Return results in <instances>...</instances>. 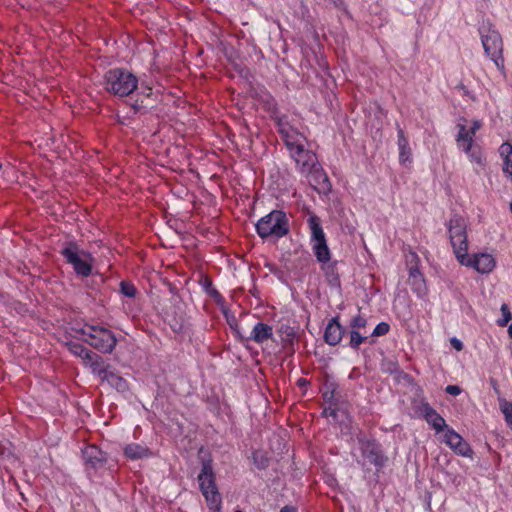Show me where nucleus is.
Listing matches in <instances>:
<instances>
[{
	"label": "nucleus",
	"mask_w": 512,
	"mask_h": 512,
	"mask_svg": "<svg viewBox=\"0 0 512 512\" xmlns=\"http://www.w3.org/2000/svg\"><path fill=\"white\" fill-rule=\"evenodd\" d=\"M294 160L297 171L306 177L311 186H321L323 189L329 185L327 174L318 162L316 154L305 146L289 153Z\"/></svg>",
	"instance_id": "1"
},
{
	"label": "nucleus",
	"mask_w": 512,
	"mask_h": 512,
	"mask_svg": "<svg viewBox=\"0 0 512 512\" xmlns=\"http://www.w3.org/2000/svg\"><path fill=\"white\" fill-rule=\"evenodd\" d=\"M255 229L262 239L279 240L290 232L289 218L284 211L275 209L261 217Z\"/></svg>",
	"instance_id": "2"
},
{
	"label": "nucleus",
	"mask_w": 512,
	"mask_h": 512,
	"mask_svg": "<svg viewBox=\"0 0 512 512\" xmlns=\"http://www.w3.org/2000/svg\"><path fill=\"white\" fill-rule=\"evenodd\" d=\"M356 451L352 453L355 461L362 467L368 463L373 465L377 470L382 469L386 462L387 457L385 456L381 445L373 438H369L364 434H359L356 437Z\"/></svg>",
	"instance_id": "3"
},
{
	"label": "nucleus",
	"mask_w": 512,
	"mask_h": 512,
	"mask_svg": "<svg viewBox=\"0 0 512 512\" xmlns=\"http://www.w3.org/2000/svg\"><path fill=\"white\" fill-rule=\"evenodd\" d=\"M485 54L500 70L504 69L503 40L499 31L489 20H483L478 28Z\"/></svg>",
	"instance_id": "4"
},
{
	"label": "nucleus",
	"mask_w": 512,
	"mask_h": 512,
	"mask_svg": "<svg viewBox=\"0 0 512 512\" xmlns=\"http://www.w3.org/2000/svg\"><path fill=\"white\" fill-rule=\"evenodd\" d=\"M197 480L199 489L207 502L209 510L211 512H220L222 498L216 484V477L210 461L203 462Z\"/></svg>",
	"instance_id": "5"
},
{
	"label": "nucleus",
	"mask_w": 512,
	"mask_h": 512,
	"mask_svg": "<svg viewBox=\"0 0 512 512\" xmlns=\"http://www.w3.org/2000/svg\"><path fill=\"white\" fill-rule=\"evenodd\" d=\"M84 336V341L101 353L110 354L117 345L115 334L102 326L85 325L78 331Z\"/></svg>",
	"instance_id": "6"
},
{
	"label": "nucleus",
	"mask_w": 512,
	"mask_h": 512,
	"mask_svg": "<svg viewBox=\"0 0 512 512\" xmlns=\"http://www.w3.org/2000/svg\"><path fill=\"white\" fill-rule=\"evenodd\" d=\"M104 80L106 90L121 97L131 94L138 85L134 74L120 68L107 71Z\"/></svg>",
	"instance_id": "7"
},
{
	"label": "nucleus",
	"mask_w": 512,
	"mask_h": 512,
	"mask_svg": "<svg viewBox=\"0 0 512 512\" xmlns=\"http://www.w3.org/2000/svg\"><path fill=\"white\" fill-rule=\"evenodd\" d=\"M61 254L66 262L72 265L77 275L82 277L91 275L93 258L89 252L80 249L76 243L69 242L62 249Z\"/></svg>",
	"instance_id": "8"
},
{
	"label": "nucleus",
	"mask_w": 512,
	"mask_h": 512,
	"mask_svg": "<svg viewBox=\"0 0 512 512\" xmlns=\"http://www.w3.org/2000/svg\"><path fill=\"white\" fill-rule=\"evenodd\" d=\"M450 242L456 256L461 254V249L468 252V240H467V224L464 218L459 215H453L446 224Z\"/></svg>",
	"instance_id": "9"
},
{
	"label": "nucleus",
	"mask_w": 512,
	"mask_h": 512,
	"mask_svg": "<svg viewBox=\"0 0 512 512\" xmlns=\"http://www.w3.org/2000/svg\"><path fill=\"white\" fill-rule=\"evenodd\" d=\"M461 251V254L458 255L457 258L458 262L461 265L473 268L478 273L489 274L496 266L494 257L489 253H476L473 255H468V252L464 253L463 249H461Z\"/></svg>",
	"instance_id": "10"
},
{
	"label": "nucleus",
	"mask_w": 512,
	"mask_h": 512,
	"mask_svg": "<svg viewBox=\"0 0 512 512\" xmlns=\"http://www.w3.org/2000/svg\"><path fill=\"white\" fill-rule=\"evenodd\" d=\"M443 442L454 451V453L472 458L473 450L469 443L463 439V437L452 428H447L443 435Z\"/></svg>",
	"instance_id": "11"
},
{
	"label": "nucleus",
	"mask_w": 512,
	"mask_h": 512,
	"mask_svg": "<svg viewBox=\"0 0 512 512\" xmlns=\"http://www.w3.org/2000/svg\"><path fill=\"white\" fill-rule=\"evenodd\" d=\"M230 326L235 331L237 336L240 337L241 339L252 340L258 344L263 343L264 341L272 338L273 336L272 327L264 322H257L253 326L251 333L248 337L244 336L237 323H235L234 325L230 323Z\"/></svg>",
	"instance_id": "12"
},
{
	"label": "nucleus",
	"mask_w": 512,
	"mask_h": 512,
	"mask_svg": "<svg viewBox=\"0 0 512 512\" xmlns=\"http://www.w3.org/2000/svg\"><path fill=\"white\" fill-rule=\"evenodd\" d=\"M279 133L284 140L289 153L305 146L306 138L293 127L280 122Z\"/></svg>",
	"instance_id": "13"
},
{
	"label": "nucleus",
	"mask_w": 512,
	"mask_h": 512,
	"mask_svg": "<svg viewBox=\"0 0 512 512\" xmlns=\"http://www.w3.org/2000/svg\"><path fill=\"white\" fill-rule=\"evenodd\" d=\"M82 456L87 470L103 468L107 462L106 454L95 445L85 447Z\"/></svg>",
	"instance_id": "14"
},
{
	"label": "nucleus",
	"mask_w": 512,
	"mask_h": 512,
	"mask_svg": "<svg viewBox=\"0 0 512 512\" xmlns=\"http://www.w3.org/2000/svg\"><path fill=\"white\" fill-rule=\"evenodd\" d=\"M345 333L344 327L338 322V317L332 318L326 326L324 339L331 346L338 345Z\"/></svg>",
	"instance_id": "15"
},
{
	"label": "nucleus",
	"mask_w": 512,
	"mask_h": 512,
	"mask_svg": "<svg viewBox=\"0 0 512 512\" xmlns=\"http://www.w3.org/2000/svg\"><path fill=\"white\" fill-rule=\"evenodd\" d=\"M421 410L427 423L431 425L436 432L443 430L446 431V429L449 428L445 422V419L439 413H437V411L432 408L430 404L424 403Z\"/></svg>",
	"instance_id": "16"
},
{
	"label": "nucleus",
	"mask_w": 512,
	"mask_h": 512,
	"mask_svg": "<svg viewBox=\"0 0 512 512\" xmlns=\"http://www.w3.org/2000/svg\"><path fill=\"white\" fill-rule=\"evenodd\" d=\"M397 129V146L399 150V162L402 165H406L407 162H411V148L409 146L408 138L405 136L404 130L400 127V125L396 124Z\"/></svg>",
	"instance_id": "17"
},
{
	"label": "nucleus",
	"mask_w": 512,
	"mask_h": 512,
	"mask_svg": "<svg viewBox=\"0 0 512 512\" xmlns=\"http://www.w3.org/2000/svg\"><path fill=\"white\" fill-rule=\"evenodd\" d=\"M408 283L413 292L418 297H423L426 294V284L423 275L420 273L416 266H411L409 269Z\"/></svg>",
	"instance_id": "18"
},
{
	"label": "nucleus",
	"mask_w": 512,
	"mask_h": 512,
	"mask_svg": "<svg viewBox=\"0 0 512 512\" xmlns=\"http://www.w3.org/2000/svg\"><path fill=\"white\" fill-rule=\"evenodd\" d=\"M85 365L88 366L91 369V372L94 375H97L101 380L110 370V365L106 364L103 358L96 353L91 355V358L86 361Z\"/></svg>",
	"instance_id": "19"
},
{
	"label": "nucleus",
	"mask_w": 512,
	"mask_h": 512,
	"mask_svg": "<svg viewBox=\"0 0 512 512\" xmlns=\"http://www.w3.org/2000/svg\"><path fill=\"white\" fill-rule=\"evenodd\" d=\"M307 223L311 232V244L326 240L321 221L317 215L310 214Z\"/></svg>",
	"instance_id": "20"
},
{
	"label": "nucleus",
	"mask_w": 512,
	"mask_h": 512,
	"mask_svg": "<svg viewBox=\"0 0 512 512\" xmlns=\"http://www.w3.org/2000/svg\"><path fill=\"white\" fill-rule=\"evenodd\" d=\"M458 129L456 137L458 148L461 149L465 147L466 150H470V146H474L475 133L470 129H467L465 125L462 124H458Z\"/></svg>",
	"instance_id": "21"
},
{
	"label": "nucleus",
	"mask_w": 512,
	"mask_h": 512,
	"mask_svg": "<svg viewBox=\"0 0 512 512\" xmlns=\"http://www.w3.org/2000/svg\"><path fill=\"white\" fill-rule=\"evenodd\" d=\"M124 454L129 459L137 460V459L148 457L150 455V451L148 448H146L140 444L131 443L125 447Z\"/></svg>",
	"instance_id": "22"
},
{
	"label": "nucleus",
	"mask_w": 512,
	"mask_h": 512,
	"mask_svg": "<svg viewBox=\"0 0 512 512\" xmlns=\"http://www.w3.org/2000/svg\"><path fill=\"white\" fill-rule=\"evenodd\" d=\"M311 245L314 255L319 262L326 263L330 261L331 253L326 240L315 242Z\"/></svg>",
	"instance_id": "23"
},
{
	"label": "nucleus",
	"mask_w": 512,
	"mask_h": 512,
	"mask_svg": "<svg viewBox=\"0 0 512 512\" xmlns=\"http://www.w3.org/2000/svg\"><path fill=\"white\" fill-rule=\"evenodd\" d=\"M107 382L111 387L115 388L117 391L124 392L127 390L128 385L124 378H122L117 373L113 372L112 370H109L106 375H104V378L102 379V382Z\"/></svg>",
	"instance_id": "24"
},
{
	"label": "nucleus",
	"mask_w": 512,
	"mask_h": 512,
	"mask_svg": "<svg viewBox=\"0 0 512 512\" xmlns=\"http://www.w3.org/2000/svg\"><path fill=\"white\" fill-rule=\"evenodd\" d=\"M322 270L324 271L327 282L330 286H340L339 276L336 271V263H331L330 261L322 263Z\"/></svg>",
	"instance_id": "25"
},
{
	"label": "nucleus",
	"mask_w": 512,
	"mask_h": 512,
	"mask_svg": "<svg viewBox=\"0 0 512 512\" xmlns=\"http://www.w3.org/2000/svg\"><path fill=\"white\" fill-rule=\"evenodd\" d=\"M461 150L468 156L472 163L479 167H483L485 165V158L479 146H470V150H466V148L463 147Z\"/></svg>",
	"instance_id": "26"
},
{
	"label": "nucleus",
	"mask_w": 512,
	"mask_h": 512,
	"mask_svg": "<svg viewBox=\"0 0 512 512\" xmlns=\"http://www.w3.org/2000/svg\"><path fill=\"white\" fill-rule=\"evenodd\" d=\"M67 347L73 355L81 358L84 364L89 358H91V355L94 353L93 351L84 347L82 344L76 342L67 343Z\"/></svg>",
	"instance_id": "27"
},
{
	"label": "nucleus",
	"mask_w": 512,
	"mask_h": 512,
	"mask_svg": "<svg viewBox=\"0 0 512 512\" xmlns=\"http://www.w3.org/2000/svg\"><path fill=\"white\" fill-rule=\"evenodd\" d=\"M498 401L500 410L504 415L507 425L512 428V402L505 398H499Z\"/></svg>",
	"instance_id": "28"
},
{
	"label": "nucleus",
	"mask_w": 512,
	"mask_h": 512,
	"mask_svg": "<svg viewBox=\"0 0 512 512\" xmlns=\"http://www.w3.org/2000/svg\"><path fill=\"white\" fill-rule=\"evenodd\" d=\"M253 463L254 465L260 469L264 470L269 466V458L266 454V452L261 450H256L253 452L252 455Z\"/></svg>",
	"instance_id": "29"
},
{
	"label": "nucleus",
	"mask_w": 512,
	"mask_h": 512,
	"mask_svg": "<svg viewBox=\"0 0 512 512\" xmlns=\"http://www.w3.org/2000/svg\"><path fill=\"white\" fill-rule=\"evenodd\" d=\"M367 340V336L363 335L361 331L351 330L350 331V342L351 348L357 350L359 346Z\"/></svg>",
	"instance_id": "30"
},
{
	"label": "nucleus",
	"mask_w": 512,
	"mask_h": 512,
	"mask_svg": "<svg viewBox=\"0 0 512 512\" xmlns=\"http://www.w3.org/2000/svg\"><path fill=\"white\" fill-rule=\"evenodd\" d=\"M120 292L126 297L134 298L137 294V289L133 283L129 281L120 282Z\"/></svg>",
	"instance_id": "31"
},
{
	"label": "nucleus",
	"mask_w": 512,
	"mask_h": 512,
	"mask_svg": "<svg viewBox=\"0 0 512 512\" xmlns=\"http://www.w3.org/2000/svg\"><path fill=\"white\" fill-rule=\"evenodd\" d=\"M366 325L367 319L359 314L353 317L350 321V327L352 330L361 331L362 329L366 328Z\"/></svg>",
	"instance_id": "32"
},
{
	"label": "nucleus",
	"mask_w": 512,
	"mask_h": 512,
	"mask_svg": "<svg viewBox=\"0 0 512 512\" xmlns=\"http://www.w3.org/2000/svg\"><path fill=\"white\" fill-rule=\"evenodd\" d=\"M502 318L498 320V325L505 327L512 318V314L506 304L501 306Z\"/></svg>",
	"instance_id": "33"
},
{
	"label": "nucleus",
	"mask_w": 512,
	"mask_h": 512,
	"mask_svg": "<svg viewBox=\"0 0 512 512\" xmlns=\"http://www.w3.org/2000/svg\"><path fill=\"white\" fill-rule=\"evenodd\" d=\"M389 330H390V326L388 323L380 322L379 324H377V326L372 331L371 336H373V337L383 336V335H386L389 332Z\"/></svg>",
	"instance_id": "34"
},
{
	"label": "nucleus",
	"mask_w": 512,
	"mask_h": 512,
	"mask_svg": "<svg viewBox=\"0 0 512 512\" xmlns=\"http://www.w3.org/2000/svg\"><path fill=\"white\" fill-rule=\"evenodd\" d=\"M499 154H500V157L503 159V161L509 157L511 158L512 157V145L509 142H504L499 147Z\"/></svg>",
	"instance_id": "35"
},
{
	"label": "nucleus",
	"mask_w": 512,
	"mask_h": 512,
	"mask_svg": "<svg viewBox=\"0 0 512 512\" xmlns=\"http://www.w3.org/2000/svg\"><path fill=\"white\" fill-rule=\"evenodd\" d=\"M503 172L512 181V157L503 161Z\"/></svg>",
	"instance_id": "36"
},
{
	"label": "nucleus",
	"mask_w": 512,
	"mask_h": 512,
	"mask_svg": "<svg viewBox=\"0 0 512 512\" xmlns=\"http://www.w3.org/2000/svg\"><path fill=\"white\" fill-rule=\"evenodd\" d=\"M445 391L450 395L457 396L461 393V388L458 385H448Z\"/></svg>",
	"instance_id": "37"
},
{
	"label": "nucleus",
	"mask_w": 512,
	"mask_h": 512,
	"mask_svg": "<svg viewBox=\"0 0 512 512\" xmlns=\"http://www.w3.org/2000/svg\"><path fill=\"white\" fill-rule=\"evenodd\" d=\"M482 127V122L479 120H474L472 122V126L469 128L471 131H473L475 134L476 132Z\"/></svg>",
	"instance_id": "38"
},
{
	"label": "nucleus",
	"mask_w": 512,
	"mask_h": 512,
	"mask_svg": "<svg viewBox=\"0 0 512 512\" xmlns=\"http://www.w3.org/2000/svg\"><path fill=\"white\" fill-rule=\"evenodd\" d=\"M451 344H452V346H453L457 351H460V350H462V348H463V344H462V342H461L460 340L456 339V338H453V339L451 340Z\"/></svg>",
	"instance_id": "39"
},
{
	"label": "nucleus",
	"mask_w": 512,
	"mask_h": 512,
	"mask_svg": "<svg viewBox=\"0 0 512 512\" xmlns=\"http://www.w3.org/2000/svg\"><path fill=\"white\" fill-rule=\"evenodd\" d=\"M280 512H297V509L294 506L286 505L281 508Z\"/></svg>",
	"instance_id": "40"
},
{
	"label": "nucleus",
	"mask_w": 512,
	"mask_h": 512,
	"mask_svg": "<svg viewBox=\"0 0 512 512\" xmlns=\"http://www.w3.org/2000/svg\"><path fill=\"white\" fill-rule=\"evenodd\" d=\"M209 293H210V295H211V296H213L214 298H220V297H221V296H220V294H219V292H218L216 289H214V288H212V289L209 291Z\"/></svg>",
	"instance_id": "41"
},
{
	"label": "nucleus",
	"mask_w": 512,
	"mask_h": 512,
	"mask_svg": "<svg viewBox=\"0 0 512 512\" xmlns=\"http://www.w3.org/2000/svg\"><path fill=\"white\" fill-rule=\"evenodd\" d=\"M329 1L337 7H340L341 5H343V0H329Z\"/></svg>",
	"instance_id": "42"
},
{
	"label": "nucleus",
	"mask_w": 512,
	"mask_h": 512,
	"mask_svg": "<svg viewBox=\"0 0 512 512\" xmlns=\"http://www.w3.org/2000/svg\"><path fill=\"white\" fill-rule=\"evenodd\" d=\"M508 334L512 338V325L508 327Z\"/></svg>",
	"instance_id": "43"
},
{
	"label": "nucleus",
	"mask_w": 512,
	"mask_h": 512,
	"mask_svg": "<svg viewBox=\"0 0 512 512\" xmlns=\"http://www.w3.org/2000/svg\"><path fill=\"white\" fill-rule=\"evenodd\" d=\"M304 383H305V379H299V384L300 385H304Z\"/></svg>",
	"instance_id": "44"
},
{
	"label": "nucleus",
	"mask_w": 512,
	"mask_h": 512,
	"mask_svg": "<svg viewBox=\"0 0 512 512\" xmlns=\"http://www.w3.org/2000/svg\"><path fill=\"white\" fill-rule=\"evenodd\" d=\"M412 257L416 259V258H417V255L413 253V254H412Z\"/></svg>",
	"instance_id": "45"
},
{
	"label": "nucleus",
	"mask_w": 512,
	"mask_h": 512,
	"mask_svg": "<svg viewBox=\"0 0 512 512\" xmlns=\"http://www.w3.org/2000/svg\"><path fill=\"white\" fill-rule=\"evenodd\" d=\"M510 211L512 213V202L510 203Z\"/></svg>",
	"instance_id": "46"
},
{
	"label": "nucleus",
	"mask_w": 512,
	"mask_h": 512,
	"mask_svg": "<svg viewBox=\"0 0 512 512\" xmlns=\"http://www.w3.org/2000/svg\"><path fill=\"white\" fill-rule=\"evenodd\" d=\"M235 512H242L241 510H235Z\"/></svg>",
	"instance_id": "47"
}]
</instances>
